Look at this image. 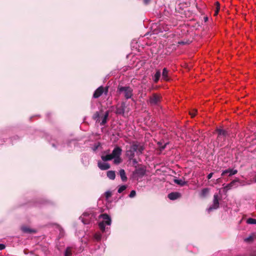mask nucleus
Segmentation results:
<instances>
[{"label":"nucleus","instance_id":"2f4dec72","mask_svg":"<svg viewBox=\"0 0 256 256\" xmlns=\"http://www.w3.org/2000/svg\"><path fill=\"white\" fill-rule=\"evenodd\" d=\"M112 195V192L110 191H107L104 193V196L106 199L109 198Z\"/></svg>","mask_w":256,"mask_h":256},{"label":"nucleus","instance_id":"cd10ccee","mask_svg":"<svg viewBox=\"0 0 256 256\" xmlns=\"http://www.w3.org/2000/svg\"><path fill=\"white\" fill-rule=\"evenodd\" d=\"M167 144H168V143H166L162 145V143L161 142H158V144L159 146L160 150V151L164 150L166 148Z\"/></svg>","mask_w":256,"mask_h":256},{"label":"nucleus","instance_id":"412c9836","mask_svg":"<svg viewBox=\"0 0 256 256\" xmlns=\"http://www.w3.org/2000/svg\"><path fill=\"white\" fill-rule=\"evenodd\" d=\"M161 76V72L160 70H157L154 76V83H157L160 80Z\"/></svg>","mask_w":256,"mask_h":256},{"label":"nucleus","instance_id":"37998d69","mask_svg":"<svg viewBox=\"0 0 256 256\" xmlns=\"http://www.w3.org/2000/svg\"><path fill=\"white\" fill-rule=\"evenodd\" d=\"M208 20V18H205V20Z\"/></svg>","mask_w":256,"mask_h":256},{"label":"nucleus","instance_id":"c756f323","mask_svg":"<svg viewBox=\"0 0 256 256\" xmlns=\"http://www.w3.org/2000/svg\"><path fill=\"white\" fill-rule=\"evenodd\" d=\"M64 254H65V256H71V255H72L71 248L70 247L67 248L65 251Z\"/></svg>","mask_w":256,"mask_h":256},{"label":"nucleus","instance_id":"a211bd4d","mask_svg":"<svg viewBox=\"0 0 256 256\" xmlns=\"http://www.w3.org/2000/svg\"><path fill=\"white\" fill-rule=\"evenodd\" d=\"M120 176L122 182L127 180L128 178L126 176L125 171L124 169H120L119 171Z\"/></svg>","mask_w":256,"mask_h":256},{"label":"nucleus","instance_id":"ea45409f","mask_svg":"<svg viewBox=\"0 0 256 256\" xmlns=\"http://www.w3.org/2000/svg\"><path fill=\"white\" fill-rule=\"evenodd\" d=\"M95 238L98 240H100V236H95Z\"/></svg>","mask_w":256,"mask_h":256},{"label":"nucleus","instance_id":"a878e982","mask_svg":"<svg viewBox=\"0 0 256 256\" xmlns=\"http://www.w3.org/2000/svg\"><path fill=\"white\" fill-rule=\"evenodd\" d=\"M105 225L104 222H100L98 224V226L102 232H104L105 230Z\"/></svg>","mask_w":256,"mask_h":256},{"label":"nucleus","instance_id":"f257e3e1","mask_svg":"<svg viewBox=\"0 0 256 256\" xmlns=\"http://www.w3.org/2000/svg\"><path fill=\"white\" fill-rule=\"evenodd\" d=\"M144 146L143 144L138 142H134L130 146L129 150L126 152V156L128 160H131L135 156V152L136 155L140 156L143 153Z\"/></svg>","mask_w":256,"mask_h":256},{"label":"nucleus","instance_id":"1a4fd4ad","mask_svg":"<svg viewBox=\"0 0 256 256\" xmlns=\"http://www.w3.org/2000/svg\"><path fill=\"white\" fill-rule=\"evenodd\" d=\"M125 108L126 104L125 102H122L120 106L116 108V113L117 114L124 115L125 112Z\"/></svg>","mask_w":256,"mask_h":256},{"label":"nucleus","instance_id":"a19ab883","mask_svg":"<svg viewBox=\"0 0 256 256\" xmlns=\"http://www.w3.org/2000/svg\"><path fill=\"white\" fill-rule=\"evenodd\" d=\"M254 182H256V178H254Z\"/></svg>","mask_w":256,"mask_h":256},{"label":"nucleus","instance_id":"2eb2a0df","mask_svg":"<svg viewBox=\"0 0 256 256\" xmlns=\"http://www.w3.org/2000/svg\"><path fill=\"white\" fill-rule=\"evenodd\" d=\"M174 182L181 186H184L185 185H187L188 184V182H186L184 180V179L183 178V179H180V180H178V179H177V178H174Z\"/></svg>","mask_w":256,"mask_h":256},{"label":"nucleus","instance_id":"6ab92c4d","mask_svg":"<svg viewBox=\"0 0 256 256\" xmlns=\"http://www.w3.org/2000/svg\"><path fill=\"white\" fill-rule=\"evenodd\" d=\"M210 189L208 188H203L200 193V196L204 198L208 195Z\"/></svg>","mask_w":256,"mask_h":256},{"label":"nucleus","instance_id":"7ed1b4c3","mask_svg":"<svg viewBox=\"0 0 256 256\" xmlns=\"http://www.w3.org/2000/svg\"><path fill=\"white\" fill-rule=\"evenodd\" d=\"M118 92L120 94H123L126 100L130 98L133 96V90L130 86H118Z\"/></svg>","mask_w":256,"mask_h":256},{"label":"nucleus","instance_id":"bb28decb","mask_svg":"<svg viewBox=\"0 0 256 256\" xmlns=\"http://www.w3.org/2000/svg\"><path fill=\"white\" fill-rule=\"evenodd\" d=\"M216 8L215 12L214 14V16H215L218 14V12L220 9V4L218 2H216Z\"/></svg>","mask_w":256,"mask_h":256},{"label":"nucleus","instance_id":"4be33fe9","mask_svg":"<svg viewBox=\"0 0 256 256\" xmlns=\"http://www.w3.org/2000/svg\"><path fill=\"white\" fill-rule=\"evenodd\" d=\"M101 158L104 162H106L108 160H111L113 159L112 156L110 154H108L106 155L102 154L101 156Z\"/></svg>","mask_w":256,"mask_h":256},{"label":"nucleus","instance_id":"72a5a7b5","mask_svg":"<svg viewBox=\"0 0 256 256\" xmlns=\"http://www.w3.org/2000/svg\"><path fill=\"white\" fill-rule=\"evenodd\" d=\"M136 191L134 190H132L130 192L129 194V196L130 198H132L136 196Z\"/></svg>","mask_w":256,"mask_h":256},{"label":"nucleus","instance_id":"7c9ffc66","mask_svg":"<svg viewBox=\"0 0 256 256\" xmlns=\"http://www.w3.org/2000/svg\"><path fill=\"white\" fill-rule=\"evenodd\" d=\"M127 188V186L126 185H122L120 186L119 188L118 189V193L122 192L124 190Z\"/></svg>","mask_w":256,"mask_h":256},{"label":"nucleus","instance_id":"393cba45","mask_svg":"<svg viewBox=\"0 0 256 256\" xmlns=\"http://www.w3.org/2000/svg\"><path fill=\"white\" fill-rule=\"evenodd\" d=\"M114 163L116 164H120L122 162V159L120 158V156H118V157L114 158Z\"/></svg>","mask_w":256,"mask_h":256},{"label":"nucleus","instance_id":"f8f14e48","mask_svg":"<svg viewBox=\"0 0 256 256\" xmlns=\"http://www.w3.org/2000/svg\"><path fill=\"white\" fill-rule=\"evenodd\" d=\"M103 219V221L104 224L107 225H110L111 224V218L110 216L106 214H103L100 215Z\"/></svg>","mask_w":256,"mask_h":256},{"label":"nucleus","instance_id":"4c0bfd02","mask_svg":"<svg viewBox=\"0 0 256 256\" xmlns=\"http://www.w3.org/2000/svg\"><path fill=\"white\" fill-rule=\"evenodd\" d=\"M212 175H213L212 172L210 173L207 176L208 179V180L210 179L212 177Z\"/></svg>","mask_w":256,"mask_h":256},{"label":"nucleus","instance_id":"58836bf2","mask_svg":"<svg viewBox=\"0 0 256 256\" xmlns=\"http://www.w3.org/2000/svg\"><path fill=\"white\" fill-rule=\"evenodd\" d=\"M150 0H144V2L146 4H148L150 3Z\"/></svg>","mask_w":256,"mask_h":256},{"label":"nucleus","instance_id":"aec40b11","mask_svg":"<svg viewBox=\"0 0 256 256\" xmlns=\"http://www.w3.org/2000/svg\"><path fill=\"white\" fill-rule=\"evenodd\" d=\"M22 231L24 232L25 233H28V234H32V233H36V231L34 230L30 229L29 228H28L26 226H22L21 228Z\"/></svg>","mask_w":256,"mask_h":256},{"label":"nucleus","instance_id":"9b49d317","mask_svg":"<svg viewBox=\"0 0 256 256\" xmlns=\"http://www.w3.org/2000/svg\"><path fill=\"white\" fill-rule=\"evenodd\" d=\"M145 173L146 170L142 167L136 168V170L134 172V174H136L140 177L143 176L145 174Z\"/></svg>","mask_w":256,"mask_h":256},{"label":"nucleus","instance_id":"9d476101","mask_svg":"<svg viewBox=\"0 0 256 256\" xmlns=\"http://www.w3.org/2000/svg\"><path fill=\"white\" fill-rule=\"evenodd\" d=\"M238 170H233L231 168H228L224 170L222 174V176H224L226 174H228L229 176H230L232 175L236 174H237Z\"/></svg>","mask_w":256,"mask_h":256},{"label":"nucleus","instance_id":"ddd939ff","mask_svg":"<svg viewBox=\"0 0 256 256\" xmlns=\"http://www.w3.org/2000/svg\"><path fill=\"white\" fill-rule=\"evenodd\" d=\"M98 166L101 170H106L110 168V165L108 163L102 162L99 161L98 162Z\"/></svg>","mask_w":256,"mask_h":256},{"label":"nucleus","instance_id":"473e14b6","mask_svg":"<svg viewBox=\"0 0 256 256\" xmlns=\"http://www.w3.org/2000/svg\"><path fill=\"white\" fill-rule=\"evenodd\" d=\"M197 112V110L196 109H194L190 112V114L192 118H194Z\"/></svg>","mask_w":256,"mask_h":256},{"label":"nucleus","instance_id":"f3484780","mask_svg":"<svg viewBox=\"0 0 256 256\" xmlns=\"http://www.w3.org/2000/svg\"><path fill=\"white\" fill-rule=\"evenodd\" d=\"M168 71L166 68H164L162 70V78L164 80L168 81L169 80L168 76Z\"/></svg>","mask_w":256,"mask_h":256},{"label":"nucleus","instance_id":"c9c22d12","mask_svg":"<svg viewBox=\"0 0 256 256\" xmlns=\"http://www.w3.org/2000/svg\"><path fill=\"white\" fill-rule=\"evenodd\" d=\"M131 160H132V162L133 165L136 168V164H138L137 160L136 158H133V159H131Z\"/></svg>","mask_w":256,"mask_h":256},{"label":"nucleus","instance_id":"5701e85b","mask_svg":"<svg viewBox=\"0 0 256 256\" xmlns=\"http://www.w3.org/2000/svg\"><path fill=\"white\" fill-rule=\"evenodd\" d=\"M92 119L96 120V122H100V114L98 112H96L92 116Z\"/></svg>","mask_w":256,"mask_h":256},{"label":"nucleus","instance_id":"0eeeda50","mask_svg":"<svg viewBox=\"0 0 256 256\" xmlns=\"http://www.w3.org/2000/svg\"><path fill=\"white\" fill-rule=\"evenodd\" d=\"M238 178H236L231 182L230 184H228L226 186L224 187V190L226 191L230 190L232 188H236L238 186V183L239 182Z\"/></svg>","mask_w":256,"mask_h":256},{"label":"nucleus","instance_id":"423d86ee","mask_svg":"<svg viewBox=\"0 0 256 256\" xmlns=\"http://www.w3.org/2000/svg\"><path fill=\"white\" fill-rule=\"evenodd\" d=\"M219 199L218 195L215 194L214 196L213 204L208 209L209 212L219 208Z\"/></svg>","mask_w":256,"mask_h":256},{"label":"nucleus","instance_id":"39448f33","mask_svg":"<svg viewBox=\"0 0 256 256\" xmlns=\"http://www.w3.org/2000/svg\"><path fill=\"white\" fill-rule=\"evenodd\" d=\"M162 97L160 95L156 94H153L150 96L148 103L152 105H158L160 102Z\"/></svg>","mask_w":256,"mask_h":256},{"label":"nucleus","instance_id":"f03ea898","mask_svg":"<svg viewBox=\"0 0 256 256\" xmlns=\"http://www.w3.org/2000/svg\"><path fill=\"white\" fill-rule=\"evenodd\" d=\"M216 132L218 134L216 142L220 146H222L226 137L230 136V132L222 128H216Z\"/></svg>","mask_w":256,"mask_h":256},{"label":"nucleus","instance_id":"e433bc0d","mask_svg":"<svg viewBox=\"0 0 256 256\" xmlns=\"http://www.w3.org/2000/svg\"><path fill=\"white\" fill-rule=\"evenodd\" d=\"M6 246L4 244H0V250L5 248Z\"/></svg>","mask_w":256,"mask_h":256},{"label":"nucleus","instance_id":"20e7f679","mask_svg":"<svg viewBox=\"0 0 256 256\" xmlns=\"http://www.w3.org/2000/svg\"><path fill=\"white\" fill-rule=\"evenodd\" d=\"M108 90V86H106L104 88L102 86L98 87L94 92L93 94V98H97L100 96L103 93L105 94H107Z\"/></svg>","mask_w":256,"mask_h":256},{"label":"nucleus","instance_id":"4468645a","mask_svg":"<svg viewBox=\"0 0 256 256\" xmlns=\"http://www.w3.org/2000/svg\"><path fill=\"white\" fill-rule=\"evenodd\" d=\"M181 194L178 192H172L168 194V198L170 200H175L180 198Z\"/></svg>","mask_w":256,"mask_h":256},{"label":"nucleus","instance_id":"79ce46f5","mask_svg":"<svg viewBox=\"0 0 256 256\" xmlns=\"http://www.w3.org/2000/svg\"><path fill=\"white\" fill-rule=\"evenodd\" d=\"M220 178H218V179L217 180L218 182V181H220Z\"/></svg>","mask_w":256,"mask_h":256},{"label":"nucleus","instance_id":"c85d7f7f","mask_svg":"<svg viewBox=\"0 0 256 256\" xmlns=\"http://www.w3.org/2000/svg\"><path fill=\"white\" fill-rule=\"evenodd\" d=\"M246 222L248 224H256V219L249 218L246 220Z\"/></svg>","mask_w":256,"mask_h":256},{"label":"nucleus","instance_id":"f704fd0d","mask_svg":"<svg viewBox=\"0 0 256 256\" xmlns=\"http://www.w3.org/2000/svg\"><path fill=\"white\" fill-rule=\"evenodd\" d=\"M254 239V238L252 236H248V238L244 239V241L246 242H252Z\"/></svg>","mask_w":256,"mask_h":256},{"label":"nucleus","instance_id":"6e6552de","mask_svg":"<svg viewBox=\"0 0 256 256\" xmlns=\"http://www.w3.org/2000/svg\"><path fill=\"white\" fill-rule=\"evenodd\" d=\"M122 152V149L120 146H116L113 150L112 154H110L112 156V158L114 157H118V156H120Z\"/></svg>","mask_w":256,"mask_h":256},{"label":"nucleus","instance_id":"b1692460","mask_svg":"<svg viewBox=\"0 0 256 256\" xmlns=\"http://www.w3.org/2000/svg\"><path fill=\"white\" fill-rule=\"evenodd\" d=\"M107 176L110 180H114L116 177L114 171L110 170L107 172Z\"/></svg>","mask_w":256,"mask_h":256},{"label":"nucleus","instance_id":"dca6fc26","mask_svg":"<svg viewBox=\"0 0 256 256\" xmlns=\"http://www.w3.org/2000/svg\"><path fill=\"white\" fill-rule=\"evenodd\" d=\"M109 116V111H106L104 116L102 118V121H100V125L104 126Z\"/></svg>","mask_w":256,"mask_h":256}]
</instances>
